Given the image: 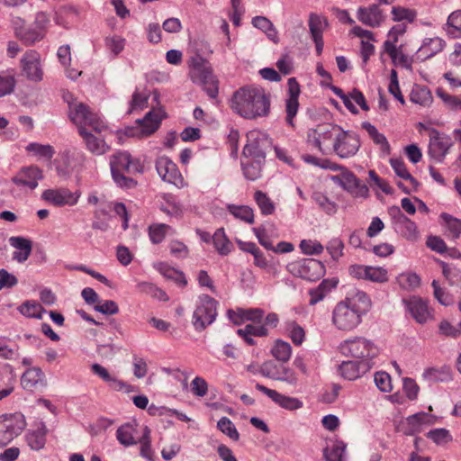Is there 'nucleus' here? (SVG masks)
I'll use <instances>...</instances> for the list:
<instances>
[{"instance_id":"nucleus-1","label":"nucleus","mask_w":461,"mask_h":461,"mask_svg":"<svg viewBox=\"0 0 461 461\" xmlns=\"http://www.w3.org/2000/svg\"><path fill=\"white\" fill-rule=\"evenodd\" d=\"M371 300L362 291H357L336 304L332 312V323L339 330L351 331L362 321L371 307Z\"/></svg>"},{"instance_id":"nucleus-2","label":"nucleus","mask_w":461,"mask_h":461,"mask_svg":"<svg viewBox=\"0 0 461 461\" xmlns=\"http://www.w3.org/2000/svg\"><path fill=\"white\" fill-rule=\"evenodd\" d=\"M230 108L245 119H256L269 113L270 99L262 88L244 86L234 92Z\"/></svg>"},{"instance_id":"nucleus-3","label":"nucleus","mask_w":461,"mask_h":461,"mask_svg":"<svg viewBox=\"0 0 461 461\" xmlns=\"http://www.w3.org/2000/svg\"><path fill=\"white\" fill-rule=\"evenodd\" d=\"M113 180L122 187L131 188L137 182L131 177L143 172V165L138 158H132L126 151H118L110 158Z\"/></svg>"},{"instance_id":"nucleus-4","label":"nucleus","mask_w":461,"mask_h":461,"mask_svg":"<svg viewBox=\"0 0 461 461\" xmlns=\"http://www.w3.org/2000/svg\"><path fill=\"white\" fill-rule=\"evenodd\" d=\"M188 66L192 81L202 85L210 98H216L219 93V81L213 75L209 62L196 54L190 58Z\"/></svg>"},{"instance_id":"nucleus-5","label":"nucleus","mask_w":461,"mask_h":461,"mask_svg":"<svg viewBox=\"0 0 461 461\" xmlns=\"http://www.w3.org/2000/svg\"><path fill=\"white\" fill-rule=\"evenodd\" d=\"M69 119L77 125L78 133L81 130H92L95 133L106 132L108 126L103 119L84 103L69 104Z\"/></svg>"},{"instance_id":"nucleus-6","label":"nucleus","mask_w":461,"mask_h":461,"mask_svg":"<svg viewBox=\"0 0 461 461\" xmlns=\"http://www.w3.org/2000/svg\"><path fill=\"white\" fill-rule=\"evenodd\" d=\"M341 130L340 126L332 123L319 124L315 129L308 131L307 143L322 154H328L332 151Z\"/></svg>"},{"instance_id":"nucleus-7","label":"nucleus","mask_w":461,"mask_h":461,"mask_svg":"<svg viewBox=\"0 0 461 461\" xmlns=\"http://www.w3.org/2000/svg\"><path fill=\"white\" fill-rule=\"evenodd\" d=\"M339 348L340 353L346 357L369 360L371 363L379 353L377 347L372 341L361 337L345 340L339 345Z\"/></svg>"},{"instance_id":"nucleus-8","label":"nucleus","mask_w":461,"mask_h":461,"mask_svg":"<svg viewBox=\"0 0 461 461\" xmlns=\"http://www.w3.org/2000/svg\"><path fill=\"white\" fill-rule=\"evenodd\" d=\"M25 426L24 417L21 413L0 416V447L9 444Z\"/></svg>"},{"instance_id":"nucleus-9","label":"nucleus","mask_w":461,"mask_h":461,"mask_svg":"<svg viewBox=\"0 0 461 461\" xmlns=\"http://www.w3.org/2000/svg\"><path fill=\"white\" fill-rule=\"evenodd\" d=\"M216 304L217 302L209 295L201 297L193 314V324L196 330H203L214 321L217 314Z\"/></svg>"},{"instance_id":"nucleus-10","label":"nucleus","mask_w":461,"mask_h":461,"mask_svg":"<svg viewBox=\"0 0 461 461\" xmlns=\"http://www.w3.org/2000/svg\"><path fill=\"white\" fill-rule=\"evenodd\" d=\"M80 193L71 192L68 188H53L45 190L41 198L57 207L65 205L73 206L77 204Z\"/></svg>"},{"instance_id":"nucleus-11","label":"nucleus","mask_w":461,"mask_h":461,"mask_svg":"<svg viewBox=\"0 0 461 461\" xmlns=\"http://www.w3.org/2000/svg\"><path fill=\"white\" fill-rule=\"evenodd\" d=\"M429 136V154L435 160L441 162L452 146L451 139L436 129H430Z\"/></svg>"},{"instance_id":"nucleus-12","label":"nucleus","mask_w":461,"mask_h":461,"mask_svg":"<svg viewBox=\"0 0 461 461\" xmlns=\"http://www.w3.org/2000/svg\"><path fill=\"white\" fill-rule=\"evenodd\" d=\"M359 147L360 141L357 136L342 129L332 151L339 157L346 158L354 156Z\"/></svg>"},{"instance_id":"nucleus-13","label":"nucleus","mask_w":461,"mask_h":461,"mask_svg":"<svg viewBox=\"0 0 461 461\" xmlns=\"http://www.w3.org/2000/svg\"><path fill=\"white\" fill-rule=\"evenodd\" d=\"M261 375L274 380L295 384L297 381L294 372L284 364H277L272 360L262 364Z\"/></svg>"},{"instance_id":"nucleus-14","label":"nucleus","mask_w":461,"mask_h":461,"mask_svg":"<svg viewBox=\"0 0 461 461\" xmlns=\"http://www.w3.org/2000/svg\"><path fill=\"white\" fill-rule=\"evenodd\" d=\"M247 138L248 142L242 151L243 158H250L265 160V145L267 144V140L264 136L260 132L253 131L248 133Z\"/></svg>"},{"instance_id":"nucleus-15","label":"nucleus","mask_w":461,"mask_h":461,"mask_svg":"<svg viewBox=\"0 0 461 461\" xmlns=\"http://www.w3.org/2000/svg\"><path fill=\"white\" fill-rule=\"evenodd\" d=\"M156 169L159 176L166 182L179 186L183 178L176 165L166 156L156 159Z\"/></svg>"},{"instance_id":"nucleus-16","label":"nucleus","mask_w":461,"mask_h":461,"mask_svg":"<svg viewBox=\"0 0 461 461\" xmlns=\"http://www.w3.org/2000/svg\"><path fill=\"white\" fill-rule=\"evenodd\" d=\"M42 178V170L37 166H30L22 167L12 178V182L18 186L33 190L38 186V181Z\"/></svg>"},{"instance_id":"nucleus-17","label":"nucleus","mask_w":461,"mask_h":461,"mask_svg":"<svg viewBox=\"0 0 461 461\" xmlns=\"http://www.w3.org/2000/svg\"><path fill=\"white\" fill-rule=\"evenodd\" d=\"M23 73L32 81H41L43 72L41 65V55L35 50H28L22 60Z\"/></svg>"},{"instance_id":"nucleus-18","label":"nucleus","mask_w":461,"mask_h":461,"mask_svg":"<svg viewBox=\"0 0 461 461\" xmlns=\"http://www.w3.org/2000/svg\"><path fill=\"white\" fill-rule=\"evenodd\" d=\"M104 133H95L92 130H81L79 133L86 149L94 155H104L110 150V146L104 140Z\"/></svg>"},{"instance_id":"nucleus-19","label":"nucleus","mask_w":461,"mask_h":461,"mask_svg":"<svg viewBox=\"0 0 461 461\" xmlns=\"http://www.w3.org/2000/svg\"><path fill=\"white\" fill-rule=\"evenodd\" d=\"M403 303L411 317L420 324H424L432 317L428 303L422 298L411 296Z\"/></svg>"},{"instance_id":"nucleus-20","label":"nucleus","mask_w":461,"mask_h":461,"mask_svg":"<svg viewBox=\"0 0 461 461\" xmlns=\"http://www.w3.org/2000/svg\"><path fill=\"white\" fill-rule=\"evenodd\" d=\"M166 117V113L161 109L152 108L146 113L143 119L137 120L141 137L153 134L160 126L161 121Z\"/></svg>"},{"instance_id":"nucleus-21","label":"nucleus","mask_w":461,"mask_h":461,"mask_svg":"<svg viewBox=\"0 0 461 461\" xmlns=\"http://www.w3.org/2000/svg\"><path fill=\"white\" fill-rule=\"evenodd\" d=\"M374 363L369 360H359V361H344L339 366V373L342 377L347 380L352 381L358 378L361 375L369 371Z\"/></svg>"},{"instance_id":"nucleus-22","label":"nucleus","mask_w":461,"mask_h":461,"mask_svg":"<svg viewBox=\"0 0 461 461\" xmlns=\"http://www.w3.org/2000/svg\"><path fill=\"white\" fill-rule=\"evenodd\" d=\"M256 389L267 395L274 402L284 409L294 411L303 406V403L299 399L284 395L276 390L266 387L263 384H257Z\"/></svg>"},{"instance_id":"nucleus-23","label":"nucleus","mask_w":461,"mask_h":461,"mask_svg":"<svg viewBox=\"0 0 461 461\" xmlns=\"http://www.w3.org/2000/svg\"><path fill=\"white\" fill-rule=\"evenodd\" d=\"M287 85L288 97L285 104L286 122L289 125L293 126V120L295 117L299 107L298 97L301 93V89L294 77L289 78Z\"/></svg>"},{"instance_id":"nucleus-24","label":"nucleus","mask_w":461,"mask_h":461,"mask_svg":"<svg viewBox=\"0 0 461 461\" xmlns=\"http://www.w3.org/2000/svg\"><path fill=\"white\" fill-rule=\"evenodd\" d=\"M9 244L16 250L13 253V259L18 263H24L32 251V241L22 236H12Z\"/></svg>"},{"instance_id":"nucleus-25","label":"nucleus","mask_w":461,"mask_h":461,"mask_svg":"<svg viewBox=\"0 0 461 461\" xmlns=\"http://www.w3.org/2000/svg\"><path fill=\"white\" fill-rule=\"evenodd\" d=\"M298 267L300 276L310 281L318 280L325 274L324 265L320 260L314 258L303 260Z\"/></svg>"},{"instance_id":"nucleus-26","label":"nucleus","mask_w":461,"mask_h":461,"mask_svg":"<svg viewBox=\"0 0 461 461\" xmlns=\"http://www.w3.org/2000/svg\"><path fill=\"white\" fill-rule=\"evenodd\" d=\"M21 385L27 391L45 386V375L40 367H29L21 376Z\"/></svg>"},{"instance_id":"nucleus-27","label":"nucleus","mask_w":461,"mask_h":461,"mask_svg":"<svg viewBox=\"0 0 461 461\" xmlns=\"http://www.w3.org/2000/svg\"><path fill=\"white\" fill-rule=\"evenodd\" d=\"M47 428L44 422L41 421L35 425V428L29 429L26 433V442L32 450H40L46 444Z\"/></svg>"},{"instance_id":"nucleus-28","label":"nucleus","mask_w":461,"mask_h":461,"mask_svg":"<svg viewBox=\"0 0 461 461\" xmlns=\"http://www.w3.org/2000/svg\"><path fill=\"white\" fill-rule=\"evenodd\" d=\"M338 280L334 278L323 279L321 283L315 288H312L308 291L310 296L309 304L315 305L319 302L322 301L331 291L336 288Z\"/></svg>"},{"instance_id":"nucleus-29","label":"nucleus","mask_w":461,"mask_h":461,"mask_svg":"<svg viewBox=\"0 0 461 461\" xmlns=\"http://www.w3.org/2000/svg\"><path fill=\"white\" fill-rule=\"evenodd\" d=\"M357 19L364 24L370 27L379 26L384 16L377 5L369 7H360L357 11Z\"/></svg>"},{"instance_id":"nucleus-30","label":"nucleus","mask_w":461,"mask_h":461,"mask_svg":"<svg viewBox=\"0 0 461 461\" xmlns=\"http://www.w3.org/2000/svg\"><path fill=\"white\" fill-rule=\"evenodd\" d=\"M92 372L99 376L108 386L115 391H122L126 388V384L118 379L115 375L109 373V371L100 364L95 363L91 366Z\"/></svg>"},{"instance_id":"nucleus-31","label":"nucleus","mask_w":461,"mask_h":461,"mask_svg":"<svg viewBox=\"0 0 461 461\" xmlns=\"http://www.w3.org/2000/svg\"><path fill=\"white\" fill-rule=\"evenodd\" d=\"M265 160L259 158H244L241 161L244 176L250 181H255L261 176L262 166Z\"/></svg>"},{"instance_id":"nucleus-32","label":"nucleus","mask_w":461,"mask_h":461,"mask_svg":"<svg viewBox=\"0 0 461 461\" xmlns=\"http://www.w3.org/2000/svg\"><path fill=\"white\" fill-rule=\"evenodd\" d=\"M155 268L166 278L174 280L180 286H185L187 281L183 272L176 270L165 262H158L155 266Z\"/></svg>"},{"instance_id":"nucleus-33","label":"nucleus","mask_w":461,"mask_h":461,"mask_svg":"<svg viewBox=\"0 0 461 461\" xmlns=\"http://www.w3.org/2000/svg\"><path fill=\"white\" fill-rule=\"evenodd\" d=\"M444 46L445 41L438 37L426 39L421 47L419 49L418 53L420 57H423V59H429L441 51Z\"/></svg>"},{"instance_id":"nucleus-34","label":"nucleus","mask_w":461,"mask_h":461,"mask_svg":"<svg viewBox=\"0 0 461 461\" xmlns=\"http://www.w3.org/2000/svg\"><path fill=\"white\" fill-rule=\"evenodd\" d=\"M362 127L363 129H365L369 137L372 139V140L380 147V150L385 154V155H389L390 154V145H389V142L386 139V137L383 134V133H380L377 129L372 125L370 122H363L362 124Z\"/></svg>"},{"instance_id":"nucleus-35","label":"nucleus","mask_w":461,"mask_h":461,"mask_svg":"<svg viewBox=\"0 0 461 461\" xmlns=\"http://www.w3.org/2000/svg\"><path fill=\"white\" fill-rule=\"evenodd\" d=\"M135 433V427L132 424L126 423L118 428L116 437L122 445L128 447L138 443L134 437Z\"/></svg>"},{"instance_id":"nucleus-36","label":"nucleus","mask_w":461,"mask_h":461,"mask_svg":"<svg viewBox=\"0 0 461 461\" xmlns=\"http://www.w3.org/2000/svg\"><path fill=\"white\" fill-rule=\"evenodd\" d=\"M395 230L406 240L416 241L419 239V230L414 221L406 218L401 223H398Z\"/></svg>"},{"instance_id":"nucleus-37","label":"nucleus","mask_w":461,"mask_h":461,"mask_svg":"<svg viewBox=\"0 0 461 461\" xmlns=\"http://www.w3.org/2000/svg\"><path fill=\"white\" fill-rule=\"evenodd\" d=\"M21 314L28 318L41 319L45 309L35 301H26L18 308Z\"/></svg>"},{"instance_id":"nucleus-38","label":"nucleus","mask_w":461,"mask_h":461,"mask_svg":"<svg viewBox=\"0 0 461 461\" xmlns=\"http://www.w3.org/2000/svg\"><path fill=\"white\" fill-rule=\"evenodd\" d=\"M434 417L420 411L411 415L407 418V424L410 427V432L414 433L420 429V425L422 424H433Z\"/></svg>"},{"instance_id":"nucleus-39","label":"nucleus","mask_w":461,"mask_h":461,"mask_svg":"<svg viewBox=\"0 0 461 461\" xmlns=\"http://www.w3.org/2000/svg\"><path fill=\"white\" fill-rule=\"evenodd\" d=\"M410 99L412 103L419 104L422 106H427L431 104L432 95L427 87L416 86L411 92Z\"/></svg>"},{"instance_id":"nucleus-40","label":"nucleus","mask_w":461,"mask_h":461,"mask_svg":"<svg viewBox=\"0 0 461 461\" xmlns=\"http://www.w3.org/2000/svg\"><path fill=\"white\" fill-rule=\"evenodd\" d=\"M212 240H213V244H214L216 250L221 255L225 256V255H228L231 251L232 245H231L230 241L229 240V239L226 237L223 229H218L214 232V234L212 236Z\"/></svg>"},{"instance_id":"nucleus-41","label":"nucleus","mask_w":461,"mask_h":461,"mask_svg":"<svg viewBox=\"0 0 461 461\" xmlns=\"http://www.w3.org/2000/svg\"><path fill=\"white\" fill-rule=\"evenodd\" d=\"M228 211L237 219H240L249 224L254 222V212L247 205L229 204Z\"/></svg>"},{"instance_id":"nucleus-42","label":"nucleus","mask_w":461,"mask_h":461,"mask_svg":"<svg viewBox=\"0 0 461 461\" xmlns=\"http://www.w3.org/2000/svg\"><path fill=\"white\" fill-rule=\"evenodd\" d=\"M254 200L259 207L262 214L271 215L275 212V203L266 193L260 190L256 191L254 194Z\"/></svg>"},{"instance_id":"nucleus-43","label":"nucleus","mask_w":461,"mask_h":461,"mask_svg":"<svg viewBox=\"0 0 461 461\" xmlns=\"http://www.w3.org/2000/svg\"><path fill=\"white\" fill-rule=\"evenodd\" d=\"M254 27L263 31L267 33V37L276 42L277 32L273 26V23L264 16H256L252 19Z\"/></svg>"},{"instance_id":"nucleus-44","label":"nucleus","mask_w":461,"mask_h":461,"mask_svg":"<svg viewBox=\"0 0 461 461\" xmlns=\"http://www.w3.org/2000/svg\"><path fill=\"white\" fill-rule=\"evenodd\" d=\"M271 353L273 357L283 363L287 362L290 359L292 348L288 342L283 340H276L273 347Z\"/></svg>"},{"instance_id":"nucleus-45","label":"nucleus","mask_w":461,"mask_h":461,"mask_svg":"<svg viewBox=\"0 0 461 461\" xmlns=\"http://www.w3.org/2000/svg\"><path fill=\"white\" fill-rule=\"evenodd\" d=\"M327 26V21L324 17L312 14L309 17V29L312 38L322 37L323 31Z\"/></svg>"},{"instance_id":"nucleus-46","label":"nucleus","mask_w":461,"mask_h":461,"mask_svg":"<svg viewBox=\"0 0 461 461\" xmlns=\"http://www.w3.org/2000/svg\"><path fill=\"white\" fill-rule=\"evenodd\" d=\"M137 441L140 444V456L149 461H152L153 450L151 448L150 429L148 427L143 428L142 436Z\"/></svg>"},{"instance_id":"nucleus-47","label":"nucleus","mask_w":461,"mask_h":461,"mask_svg":"<svg viewBox=\"0 0 461 461\" xmlns=\"http://www.w3.org/2000/svg\"><path fill=\"white\" fill-rule=\"evenodd\" d=\"M346 444L343 441H336L331 448L326 447L323 451L326 461H342Z\"/></svg>"},{"instance_id":"nucleus-48","label":"nucleus","mask_w":461,"mask_h":461,"mask_svg":"<svg viewBox=\"0 0 461 461\" xmlns=\"http://www.w3.org/2000/svg\"><path fill=\"white\" fill-rule=\"evenodd\" d=\"M447 33L453 38L461 36V10L453 12L447 19Z\"/></svg>"},{"instance_id":"nucleus-49","label":"nucleus","mask_w":461,"mask_h":461,"mask_svg":"<svg viewBox=\"0 0 461 461\" xmlns=\"http://www.w3.org/2000/svg\"><path fill=\"white\" fill-rule=\"evenodd\" d=\"M390 164L393 168L395 174L405 180H409L413 185H416L418 182L416 179L410 174L408 171L404 162L399 158H391Z\"/></svg>"},{"instance_id":"nucleus-50","label":"nucleus","mask_w":461,"mask_h":461,"mask_svg":"<svg viewBox=\"0 0 461 461\" xmlns=\"http://www.w3.org/2000/svg\"><path fill=\"white\" fill-rule=\"evenodd\" d=\"M397 282L402 289L413 290L420 285V279L414 273H404L397 277Z\"/></svg>"},{"instance_id":"nucleus-51","label":"nucleus","mask_w":461,"mask_h":461,"mask_svg":"<svg viewBox=\"0 0 461 461\" xmlns=\"http://www.w3.org/2000/svg\"><path fill=\"white\" fill-rule=\"evenodd\" d=\"M286 330L289 333V337L291 338L293 343L294 345H301L305 338V331L303 327H301L295 321H289L286 323Z\"/></svg>"},{"instance_id":"nucleus-52","label":"nucleus","mask_w":461,"mask_h":461,"mask_svg":"<svg viewBox=\"0 0 461 461\" xmlns=\"http://www.w3.org/2000/svg\"><path fill=\"white\" fill-rule=\"evenodd\" d=\"M398 41V36H393L392 33L388 32L387 40L384 42V50L390 56L393 63H396L397 51L399 49L402 48V44L397 45Z\"/></svg>"},{"instance_id":"nucleus-53","label":"nucleus","mask_w":461,"mask_h":461,"mask_svg":"<svg viewBox=\"0 0 461 461\" xmlns=\"http://www.w3.org/2000/svg\"><path fill=\"white\" fill-rule=\"evenodd\" d=\"M149 94L148 92H139L136 90L130 103L129 113H132L135 110H143L148 106Z\"/></svg>"},{"instance_id":"nucleus-54","label":"nucleus","mask_w":461,"mask_h":461,"mask_svg":"<svg viewBox=\"0 0 461 461\" xmlns=\"http://www.w3.org/2000/svg\"><path fill=\"white\" fill-rule=\"evenodd\" d=\"M44 34L43 31H41L38 28H29L18 32L20 39L27 45H31L41 41L44 37Z\"/></svg>"},{"instance_id":"nucleus-55","label":"nucleus","mask_w":461,"mask_h":461,"mask_svg":"<svg viewBox=\"0 0 461 461\" xmlns=\"http://www.w3.org/2000/svg\"><path fill=\"white\" fill-rule=\"evenodd\" d=\"M436 94L450 109L461 110V95H452L442 88H438Z\"/></svg>"},{"instance_id":"nucleus-56","label":"nucleus","mask_w":461,"mask_h":461,"mask_svg":"<svg viewBox=\"0 0 461 461\" xmlns=\"http://www.w3.org/2000/svg\"><path fill=\"white\" fill-rule=\"evenodd\" d=\"M445 221L446 226L454 239L459 238L461 235V220L455 218L446 212L440 215Z\"/></svg>"},{"instance_id":"nucleus-57","label":"nucleus","mask_w":461,"mask_h":461,"mask_svg":"<svg viewBox=\"0 0 461 461\" xmlns=\"http://www.w3.org/2000/svg\"><path fill=\"white\" fill-rule=\"evenodd\" d=\"M258 323L247 324L243 329H239L237 333L239 336H256V337H266L267 336V330L262 326L258 325Z\"/></svg>"},{"instance_id":"nucleus-58","label":"nucleus","mask_w":461,"mask_h":461,"mask_svg":"<svg viewBox=\"0 0 461 461\" xmlns=\"http://www.w3.org/2000/svg\"><path fill=\"white\" fill-rule=\"evenodd\" d=\"M169 229H170V226L164 224V223L151 225L149 227V232L150 240L154 244L160 243L164 240L166 233Z\"/></svg>"},{"instance_id":"nucleus-59","label":"nucleus","mask_w":461,"mask_h":461,"mask_svg":"<svg viewBox=\"0 0 461 461\" xmlns=\"http://www.w3.org/2000/svg\"><path fill=\"white\" fill-rule=\"evenodd\" d=\"M218 429L227 436H229L231 439L237 441L239 440L240 435L234 427L231 420L227 417H222L217 423Z\"/></svg>"},{"instance_id":"nucleus-60","label":"nucleus","mask_w":461,"mask_h":461,"mask_svg":"<svg viewBox=\"0 0 461 461\" xmlns=\"http://www.w3.org/2000/svg\"><path fill=\"white\" fill-rule=\"evenodd\" d=\"M312 199L328 214H332L337 211L336 204L333 202L330 201L329 198L321 193H314L312 195Z\"/></svg>"},{"instance_id":"nucleus-61","label":"nucleus","mask_w":461,"mask_h":461,"mask_svg":"<svg viewBox=\"0 0 461 461\" xmlns=\"http://www.w3.org/2000/svg\"><path fill=\"white\" fill-rule=\"evenodd\" d=\"M393 18L394 21H408V22H413L416 17V13L413 10L401 7V6H394L392 10Z\"/></svg>"},{"instance_id":"nucleus-62","label":"nucleus","mask_w":461,"mask_h":461,"mask_svg":"<svg viewBox=\"0 0 461 461\" xmlns=\"http://www.w3.org/2000/svg\"><path fill=\"white\" fill-rule=\"evenodd\" d=\"M375 383L382 392L390 393L393 390L391 376L386 372H376L375 375Z\"/></svg>"},{"instance_id":"nucleus-63","label":"nucleus","mask_w":461,"mask_h":461,"mask_svg":"<svg viewBox=\"0 0 461 461\" xmlns=\"http://www.w3.org/2000/svg\"><path fill=\"white\" fill-rule=\"evenodd\" d=\"M366 280L377 283L387 282V271L383 267H367Z\"/></svg>"},{"instance_id":"nucleus-64","label":"nucleus","mask_w":461,"mask_h":461,"mask_svg":"<svg viewBox=\"0 0 461 461\" xmlns=\"http://www.w3.org/2000/svg\"><path fill=\"white\" fill-rule=\"evenodd\" d=\"M431 285L434 289V296L438 301L439 303L445 306H448L453 303V298L450 295V294H448L443 288H441L438 285V281L433 280Z\"/></svg>"}]
</instances>
